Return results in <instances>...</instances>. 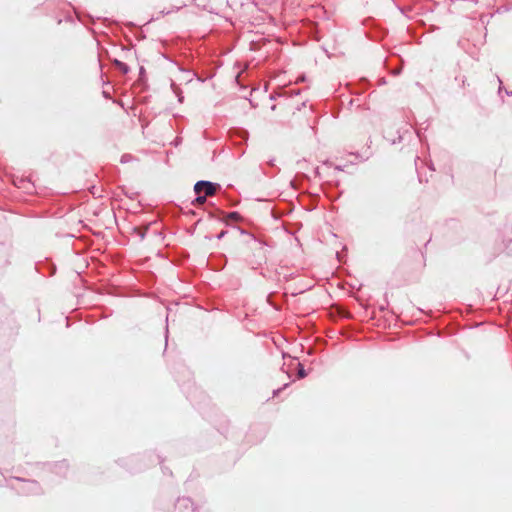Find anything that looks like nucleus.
<instances>
[{"instance_id": "nucleus-1", "label": "nucleus", "mask_w": 512, "mask_h": 512, "mask_svg": "<svg viewBox=\"0 0 512 512\" xmlns=\"http://www.w3.org/2000/svg\"><path fill=\"white\" fill-rule=\"evenodd\" d=\"M218 187V184H214L208 181H198L194 185V191L196 194L204 193V196L208 197L213 196L216 193Z\"/></svg>"}, {"instance_id": "nucleus-2", "label": "nucleus", "mask_w": 512, "mask_h": 512, "mask_svg": "<svg viewBox=\"0 0 512 512\" xmlns=\"http://www.w3.org/2000/svg\"><path fill=\"white\" fill-rule=\"evenodd\" d=\"M198 197L195 198L193 201H192V205L193 206H197V205H203L205 202H206V196L202 195V194H197Z\"/></svg>"}, {"instance_id": "nucleus-3", "label": "nucleus", "mask_w": 512, "mask_h": 512, "mask_svg": "<svg viewBox=\"0 0 512 512\" xmlns=\"http://www.w3.org/2000/svg\"><path fill=\"white\" fill-rule=\"evenodd\" d=\"M148 227H144V228H136L135 229V232L141 237L143 238L144 235H145V232L147 231Z\"/></svg>"}, {"instance_id": "nucleus-4", "label": "nucleus", "mask_w": 512, "mask_h": 512, "mask_svg": "<svg viewBox=\"0 0 512 512\" xmlns=\"http://www.w3.org/2000/svg\"><path fill=\"white\" fill-rule=\"evenodd\" d=\"M230 218L232 219H237L239 217V215L236 213V212H232L230 215H229Z\"/></svg>"}, {"instance_id": "nucleus-5", "label": "nucleus", "mask_w": 512, "mask_h": 512, "mask_svg": "<svg viewBox=\"0 0 512 512\" xmlns=\"http://www.w3.org/2000/svg\"><path fill=\"white\" fill-rule=\"evenodd\" d=\"M305 375H306V374H305L304 370H303V369H300V370H299V376H300L301 378H303V377H305Z\"/></svg>"}]
</instances>
